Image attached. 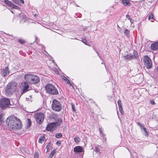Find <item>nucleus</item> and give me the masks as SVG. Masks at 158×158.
Listing matches in <instances>:
<instances>
[{
  "label": "nucleus",
  "mask_w": 158,
  "mask_h": 158,
  "mask_svg": "<svg viewBox=\"0 0 158 158\" xmlns=\"http://www.w3.org/2000/svg\"><path fill=\"white\" fill-rule=\"evenodd\" d=\"M102 148L101 146L97 145L95 148V152L98 155H101L102 153V151L101 150Z\"/></svg>",
  "instance_id": "ddd939ff"
},
{
  "label": "nucleus",
  "mask_w": 158,
  "mask_h": 158,
  "mask_svg": "<svg viewBox=\"0 0 158 158\" xmlns=\"http://www.w3.org/2000/svg\"><path fill=\"white\" fill-rule=\"evenodd\" d=\"M130 54V60L137 59L138 57L137 52L135 50H134L132 55Z\"/></svg>",
  "instance_id": "dca6fc26"
},
{
  "label": "nucleus",
  "mask_w": 158,
  "mask_h": 158,
  "mask_svg": "<svg viewBox=\"0 0 158 158\" xmlns=\"http://www.w3.org/2000/svg\"><path fill=\"white\" fill-rule=\"evenodd\" d=\"M32 75H33V74L31 73H27L25 75L24 78L25 82L31 84V82L30 81H32V80L33 76H32Z\"/></svg>",
  "instance_id": "9d476101"
},
{
  "label": "nucleus",
  "mask_w": 158,
  "mask_h": 158,
  "mask_svg": "<svg viewBox=\"0 0 158 158\" xmlns=\"http://www.w3.org/2000/svg\"><path fill=\"white\" fill-rule=\"evenodd\" d=\"M143 129L144 131L147 130L146 128V127H143Z\"/></svg>",
  "instance_id": "8fccbe9b"
},
{
  "label": "nucleus",
  "mask_w": 158,
  "mask_h": 158,
  "mask_svg": "<svg viewBox=\"0 0 158 158\" xmlns=\"http://www.w3.org/2000/svg\"><path fill=\"white\" fill-rule=\"evenodd\" d=\"M9 68L8 67H6L4 69H2L1 74L3 76L5 77L6 75L9 74Z\"/></svg>",
  "instance_id": "4468645a"
},
{
  "label": "nucleus",
  "mask_w": 158,
  "mask_h": 158,
  "mask_svg": "<svg viewBox=\"0 0 158 158\" xmlns=\"http://www.w3.org/2000/svg\"><path fill=\"white\" fill-rule=\"evenodd\" d=\"M129 30L127 29H125L124 33L127 35H128L129 34Z\"/></svg>",
  "instance_id": "f704fd0d"
},
{
  "label": "nucleus",
  "mask_w": 158,
  "mask_h": 158,
  "mask_svg": "<svg viewBox=\"0 0 158 158\" xmlns=\"http://www.w3.org/2000/svg\"><path fill=\"white\" fill-rule=\"evenodd\" d=\"M71 105L72 106V108L73 110L74 111H75L76 110L74 108V105L72 103H71Z\"/></svg>",
  "instance_id": "4c0bfd02"
},
{
  "label": "nucleus",
  "mask_w": 158,
  "mask_h": 158,
  "mask_svg": "<svg viewBox=\"0 0 158 158\" xmlns=\"http://www.w3.org/2000/svg\"><path fill=\"white\" fill-rule=\"evenodd\" d=\"M145 134H144V136L146 137H148L149 136V133L147 131V130L145 131H144Z\"/></svg>",
  "instance_id": "c9c22d12"
},
{
  "label": "nucleus",
  "mask_w": 158,
  "mask_h": 158,
  "mask_svg": "<svg viewBox=\"0 0 158 158\" xmlns=\"http://www.w3.org/2000/svg\"><path fill=\"white\" fill-rule=\"evenodd\" d=\"M27 127H29L31 125V120L29 118H28L27 119Z\"/></svg>",
  "instance_id": "aec40b11"
},
{
  "label": "nucleus",
  "mask_w": 158,
  "mask_h": 158,
  "mask_svg": "<svg viewBox=\"0 0 158 158\" xmlns=\"http://www.w3.org/2000/svg\"><path fill=\"white\" fill-rule=\"evenodd\" d=\"M47 92L52 95H56L58 94L57 89L55 85L52 84H48L45 86Z\"/></svg>",
  "instance_id": "f03ea898"
},
{
  "label": "nucleus",
  "mask_w": 158,
  "mask_h": 158,
  "mask_svg": "<svg viewBox=\"0 0 158 158\" xmlns=\"http://www.w3.org/2000/svg\"><path fill=\"white\" fill-rule=\"evenodd\" d=\"M143 61L144 62V65L147 69H150L152 68V61L148 56H144Z\"/></svg>",
  "instance_id": "0eeeda50"
},
{
  "label": "nucleus",
  "mask_w": 158,
  "mask_h": 158,
  "mask_svg": "<svg viewBox=\"0 0 158 158\" xmlns=\"http://www.w3.org/2000/svg\"><path fill=\"white\" fill-rule=\"evenodd\" d=\"M130 56V54H129L126 55H125L124 56V58L125 59H126V60H131Z\"/></svg>",
  "instance_id": "393cba45"
},
{
  "label": "nucleus",
  "mask_w": 158,
  "mask_h": 158,
  "mask_svg": "<svg viewBox=\"0 0 158 158\" xmlns=\"http://www.w3.org/2000/svg\"><path fill=\"white\" fill-rule=\"evenodd\" d=\"M151 49L153 50H157L158 49V41L152 43L151 45Z\"/></svg>",
  "instance_id": "2eb2a0df"
},
{
  "label": "nucleus",
  "mask_w": 158,
  "mask_h": 158,
  "mask_svg": "<svg viewBox=\"0 0 158 158\" xmlns=\"http://www.w3.org/2000/svg\"><path fill=\"white\" fill-rule=\"evenodd\" d=\"M148 19L149 20H150L151 19H154V15L153 13H150L149 15Z\"/></svg>",
  "instance_id": "b1692460"
},
{
  "label": "nucleus",
  "mask_w": 158,
  "mask_h": 158,
  "mask_svg": "<svg viewBox=\"0 0 158 158\" xmlns=\"http://www.w3.org/2000/svg\"><path fill=\"white\" fill-rule=\"evenodd\" d=\"M73 151L75 153H79L84 152V150L82 147L77 146L74 148Z\"/></svg>",
  "instance_id": "f8f14e48"
},
{
  "label": "nucleus",
  "mask_w": 158,
  "mask_h": 158,
  "mask_svg": "<svg viewBox=\"0 0 158 158\" xmlns=\"http://www.w3.org/2000/svg\"><path fill=\"white\" fill-rule=\"evenodd\" d=\"M12 0L16 4H19V1L18 0Z\"/></svg>",
  "instance_id": "58836bf2"
},
{
  "label": "nucleus",
  "mask_w": 158,
  "mask_h": 158,
  "mask_svg": "<svg viewBox=\"0 0 158 158\" xmlns=\"http://www.w3.org/2000/svg\"><path fill=\"white\" fill-rule=\"evenodd\" d=\"M4 2L10 7H11L13 5V3L8 0H5Z\"/></svg>",
  "instance_id": "a211bd4d"
},
{
  "label": "nucleus",
  "mask_w": 158,
  "mask_h": 158,
  "mask_svg": "<svg viewBox=\"0 0 158 158\" xmlns=\"http://www.w3.org/2000/svg\"><path fill=\"white\" fill-rule=\"evenodd\" d=\"M74 140L76 143H78L80 141V139L78 136H76L74 138Z\"/></svg>",
  "instance_id": "4be33fe9"
},
{
  "label": "nucleus",
  "mask_w": 158,
  "mask_h": 158,
  "mask_svg": "<svg viewBox=\"0 0 158 158\" xmlns=\"http://www.w3.org/2000/svg\"><path fill=\"white\" fill-rule=\"evenodd\" d=\"M36 16H37V15H34V16L35 17H36Z\"/></svg>",
  "instance_id": "864d4df0"
},
{
  "label": "nucleus",
  "mask_w": 158,
  "mask_h": 158,
  "mask_svg": "<svg viewBox=\"0 0 158 158\" xmlns=\"http://www.w3.org/2000/svg\"><path fill=\"white\" fill-rule=\"evenodd\" d=\"M45 137L44 136H42L39 138L38 139V142L39 143H42L43 141H45Z\"/></svg>",
  "instance_id": "6ab92c4d"
},
{
  "label": "nucleus",
  "mask_w": 158,
  "mask_h": 158,
  "mask_svg": "<svg viewBox=\"0 0 158 158\" xmlns=\"http://www.w3.org/2000/svg\"><path fill=\"white\" fill-rule=\"evenodd\" d=\"M25 20H24V22H25Z\"/></svg>",
  "instance_id": "5fc2aeb1"
},
{
  "label": "nucleus",
  "mask_w": 158,
  "mask_h": 158,
  "mask_svg": "<svg viewBox=\"0 0 158 158\" xmlns=\"http://www.w3.org/2000/svg\"><path fill=\"white\" fill-rule=\"evenodd\" d=\"M118 107H119V110L121 114H123V108H122V106H118Z\"/></svg>",
  "instance_id": "72a5a7b5"
},
{
  "label": "nucleus",
  "mask_w": 158,
  "mask_h": 158,
  "mask_svg": "<svg viewBox=\"0 0 158 158\" xmlns=\"http://www.w3.org/2000/svg\"><path fill=\"white\" fill-rule=\"evenodd\" d=\"M53 110L56 111H59L61 109L60 102L56 99H53L52 106Z\"/></svg>",
  "instance_id": "39448f33"
},
{
  "label": "nucleus",
  "mask_w": 158,
  "mask_h": 158,
  "mask_svg": "<svg viewBox=\"0 0 158 158\" xmlns=\"http://www.w3.org/2000/svg\"><path fill=\"white\" fill-rule=\"evenodd\" d=\"M17 83L15 82L9 83L5 90L6 94L9 95L15 91L17 87Z\"/></svg>",
  "instance_id": "7ed1b4c3"
},
{
  "label": "nucleus",
  "mask_w": 158,
  "mask_h": 158,
  "mask_svg": "<svg viewBox=\"0 0 158 158\" xmlns=\"http://www.w3.org/2000/svg\"><path fill=\"white\" fill-rule=\"evenodd\" d=\"M11 7H12L13 9H19L20 8L19 7L15 5V4H13V6H12Z\"/></svg>",
  "instance_id": "473e14b6"
},
{
  "label": "nucleus",
  "mask_w": 158,
  "mask_h": 158,
  "mask_svg": "<svg viewBox=\"0 0 158 158\" xmlns=\"http://www.w3.org/2000/svg\"><path fill=\"white\" fill-rule=\"evenodd\" d=\"M32 76H33L32 80V81H30L31 82V84H35L40 82V79L38 76L34 74H33V75H32Z\"/></svg>",
  "instance_id": "9b49d317"
},
{
  "label": "nucleus",
  "mask_w": 158,
  "mask_h": 158,
  "mask_svg": "<svg viewBox=\"0 0 158 158\" xmlns=\"http://www.w3.org/2000/svg\"><path fill=\"white\" fill-rule=\"evenodd\" d=\"M57 123L56 122H53L48 123L46 127V130L50 131H54Z\"/></svg>",
  "instance_id": "1a4fd4ad"
},
{
  "label": "nucleus",
  "mask_w": 158,
  "mask_h": 158,
  "mask_svg": "<svg viewBox=\"0 0 158 158\" xmlns=\"http://www.w3.org/2000/svg\"><path fill=\"white\" fill-rule=\"evenodd\" d=\"M18 41L20 43L22 44H24L25 42V41L24 40L21 39L18 40Z\"/></svg>",
  "instance_id": "7c9ffc66"
},
{
  "label": "nucleus",
  "mask_w": 158,
  "mask_h": 158,
  "mask_svg": "<svg viewBox=\"0 0 158 158\" xmlns=\"http://www.w3.org/2000/svg\"><path fill=\"white\" fill-rule=\"evenodd\" d=\"M54 71L55 72L56 74H58L59 73V72L56 69H54Z\"/></svg>",
  "instance_id": "37998d69"
},
{
  "label": "nucleus",
  "mask_w": 158,
  "mask_h": 158,
  "mask_svg": "<svg viewBox=\"0 0 158 158\" xmlns=\"http://www.w3.org/2000/svg\"><path fill=\"white\" fill-rule=\"evenodd\" d=\"M4 115L3 113H1L0 114V121L2 122L3 120V116Z\"/></svg>",
  "instance_id": "c756f323"
},
{
  "label": "nucleus",
  "mask_w": 158,
  "mask_h": 158,
  "mask_svg": "<svg viewBox=\"0 0 158 158\" xmlns=\"http://www.w3.org/2000/svg\"><path fill=\"white\" fill-rule=\"evenodd\" d=\"M126 17L127 19L130 20V22L131 23V20H132V19L131 17L128 14H127L126 15Z\"/></svg>",
  "instance_id": "c85d7f7f"
},
{
  "label": "nucleus",
  "mask_w": 158,
  "mask_h": 158,
  "mask_svg": "<svg viewBox=\"0 0 158 158\" xmlns=\"http://www.w3.org/2000/svg\"><path fill=\"white\" fill-rule=\"evenodd\" d=\"M56 144L57 145L60 144V142L59 141H57L56 142Z\"/></svg>",
  "instance_id": "de8ad7c7"
},
{
  "label": "nucleus",
  "mask_w": 158,
  "mask_h": 158,
  "mask_svg": "<svg viewBox=\"0 0 158 158\" xmlns=\"http://www.w3.org/2000/svg\"><path fill=\"white\" fill-rule=\"evenodd\" d=\"M34 117L37 123L40 124L42 123L44 118L43 114L41 113L35 114Z\"/></svg>",
  "instance_id": "423d86ee"
},
{
  "label": "nucleus",
  "mask_w": 158,
  "mask_h": 158,
  "mask_svg": "<svg viewBox=\"0 0 158 158\" xmlns=\"http://www.w3.org/2000/svg\"><path fill=\"white\" fill-rule=\"evenodd\" d=\"M122 2L125 6H130L131 4L129 0H122Z\"/></svg>",
  "instance_id": "f3484780"
},
{
  "label": "nucleus",
  "mask_w": 158,
  "mask_h": 158,
  "mask_svg": "<svg viewBox=\"0 0 158 158\" xmlns=\"http://www.w3.org/2000/svg\"><path fill=\"white\" fill-rule=\"evenodd\" d=\"M23 19H24L25 20H26L27 19V17L26 15H23Z\"/></svg>",
  "instance_id": "c03bdc74"
},
{
  "label": "nucleus",
  "mask_w": 158,
  "mask_h": 158,
  "mask_svg": "<svg viewBox=\"0 0 158 158\" xmlns=\"http://www.w3.org/2000/svg\"><path fill=\"white\" fill-rule=\"evenodd\" d=\"M82 42L84 43L85 44H86L87 43V40L85 39H83L82 40Z\"/></svg>",
  "instance_id": "79ce46f5"
},
{
  "label": "nucleus",
  "mask_w": 158,
  "mask_h": 158,
  "mask_svg": "<svg viewBox=\"0 0 158 158\" xmlns=\"http://www.w3.org/2000/svg\"><path fill=\"white\" fill-rule=\"evenodd\" d=\"M22 4H24V1L23 0H20Z\"/></svg>",
  "instance_id": "09e8293b"
},
{
  "label": "nucleus",
  "mask_w": 158,
  "mask_h": 158,
  "mask_svg": "<svg viewBox=\"0 0 158 158\" xmlns=\"http://www.w3.org/2000/svg\"><path fill=\"white\" fill-rule=\"evenodd\" d=\"M6 124L13 130L21 128L22 123L20 119L13 115L9 117L6 119Z\"/></svg>",
  "instance_id": "f257e3e1"
},
{
  "label": "nucleus",
  "mask_w": 158,
  "mask_h": 158,
  "mask_svg": "<svg viewBox=\"0 0 158 158\" xmlns=\"http://www.w3.org/2000/svg\"><path fill=\"white\" fill-rule=\"evenodd\" d=\"M50 145H51L50 143H49L47 145L46 147V148L47 149V152H48L50 150Z\"/></svg>",
  "instance_id": "a878e982"
},
{
  "label": "nucleus",
  "mask_w": 158,
  "mask_h": 158,
  "mask_svg": "<svg viewBox=\"0 0 158 158\" xmlns=\"http://www.w3.org/2000/svg\"><path fill=\"white\" fill-rule=\"evenodd\" d=\"M156 70L157 72H158V66L157 67Z\"/></svg>",
  "instance_id": "603ef678"
},
{
  "label": "nucleus",
  "mask_w": 158,
  "mask_h": 158,
  "mask_svg": "<svg viewBox=\"0 0 158 158\" xmlns=\"http://www.w3.org/2000/svg\"><path fill=\"white\" fill-rule=\"evenodd\" d=\"M99 132H100V133L102 134V135H103V132H102V130L101 129V128H99Z\"/></svg>",
  "instance_id": "49530a36"
},
{
  "label": "nucleus",
  "mask_w": 158,
  "mask_h": 158,
  "mask_svg": "<svg viewBox=\"0 0 158 158\" xmlns=\"http://www.w3.org/2000/svg\"><path fill=\"white\" fill-rule=\"evenodd\" d=\"M138 125L140 127L141 129H143V127H144V125L141 123L139 122L137 123Z\"/></svg>",
  "instance_id": "cd10ccee"
},
{
  "label": "nucleus",
  "mask_w": 158,
  "mask_h": 158,
  "mask_svg": "<svg viewBox=\"0 0 158 158\" xmlns=\"http://www.w3.org/2000/svg\"><path fill=\"white\" fill-rule=\"evenodd\" d=\"M22 89L21 90V94L22 95L31 89V88L28 83L24 82L23 84H22Z\"/></svg>",
  "instance_id": "6e6552de"
},
{
  "label": "nucleus",
  "mask_w": 158,
  "mask_h": 158,
  "mask_svg": "<svg viewBox=\"0 0 158 158\" xmlns=\"http://www.w3.org/2000/svg\"><path fill=\"white\" fill-rule=\"evenodd\" d=\"M62 136V134L61 133H59L55 135L56 138H59Z\"/></svg>",
  "instance_id": "bb28decb"
},
{
  "label": "nucleus",
  "mask_w": 158,
  "mask_h": 158,
  "mask_svg": "<svg viewBox=\"0 0 158 158\" xmlns=\"http://www.w3.org/2000/svg\"><path fill=\"white\" fill-rule=\"evenodd\" d=\"M149 102L151 104L153 105H154L155 104L154 101L152 100H149Z\"/></svg>",
  "instance_id": "ea45409f"
},
{
  "label": "nucleus",
  "mask_w": 158,
  "mask_h": 158,
  "mask_svg": "<svg viewBox=\"0 0 158 158\" xmlns=\"http://www.w3.org/2000/svg\"><path fill=\"white\" fill-rule=\"evenodd\" d=\"M55 151H54V150H53L50 153V155L49 156V157L50 158H52V157L55 154Z\"/></svg>",
  "instance_id": "5701e85b"
},
{
  "label": "nucleus",
  "mask_w": 158,
  "mask_h": 158,
  "mask_svg": "<svg viewBox=\"0 0 158 158\" xmlns=\"http://www.w3.org/2000/svg\"><path fill=\"white\" fill-rule=\"evenodd\" d=\"M58 123H57V126L60 125V123H62V119L60 118H59L58 119Z\"/></svg>",
  "instance_id": "2f4dec72"
},
{
  "label": "nucleus",
  "mask_w": 158,
  "mask_h": 158,
  "mask_svg": "<svg viewBox=\"0 0 158 158\" xmlns=\"http://www.w3.org/2000/svg\"><path fill=\"white\" fill-rule=\"evenodd\" d=\"M62 79L64 80L68 84H70V81L65 77L63 76L62 77Z\"/></svg>",
  "instance_id": "412c9836"
},
{
  "label": "nucleus",
  "mask_w": 158,
  "mask_h": 158,
  "mask_svg": "<svg viewBox=\"0 0 158 158\" xmlns=\"http://www.w3.org/2000/svg\"><path fill=\"white\" fill-rule=\"evenodd\" d=\"M94 48V49L95 51L97 53V54H98H98L96 50L94 48Z\"/></svg>",
  "instance_id": "3c124183"
},
{
  "label": "nucleus",
  "mask_w": 158,
  "mask_h": 158,
  "mask_svg": "<svg viewBox=\"0 0 158 158\" xmlns=\"http://www.w3.org/2000/svg\"><path fill=\"white\" fill-rule=\"evenodd\" d=\"M39 154L37 152L35 153L34 155V158H38Z\"/></svg>",
  "instance_id": "e433bc0d"
},
{
  "label": "nucleus",
  "mask_w": 158,
  "mask_h": 158,
  "mask_svg": "<svg viewBox=\"0 0 158 158\" xmlns=\"http://www.w3.org/2000/svg\"><path fill=\"white\" fill-rule=\"evenodd\" d=\"M102 135V137L103 138V139L105 140V141H106V137L104 136V135L103 134V135Z\"/></svg>",
  "instance_id": "a18cd8bd"
},
{
  "label": "nucleus",
  "mask_w": 158,
  "mask_h": 158,
  "mask_svg": "<svg viewBox=\"0 0 158 158\" xmlns=\"http://www.w3.org/2000/svg\"><path fill=\"white\" fill-rule=\"evenodd\" d=\"M10 100L8 98H5L1 99L0 101V106L2 109L10 107Z\"/></svg>",
  "instance_id": "20e7f679"
},
{
  "label": "nucleus",
  "mask_w": 158,
  "mask_h": 158,
  "mask_svg": "<svg viewBox=\"0 0 158 158\" xmlns=\"http://www.w3.org/2000/svg\"><path fill=\"white\" fill-rule=\"evenodd\" d=\"M118 106H122L121 105V100H118Z\"/></svg>",
  "instance_id": "a19ab883"
}]
</instances>
